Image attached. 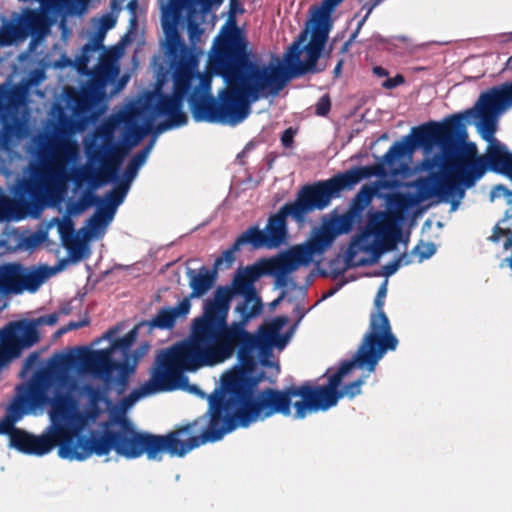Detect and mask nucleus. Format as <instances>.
<instances>
[{
	"mask_svg": "<svg viewBox=\"0 0 512 512\" xmlns=\"http://www.w3.org/2000/svg\"><path fill=\"white\" fill-rule=\"evenodd\" d=\"M223 362L224 285H219L214 298L206 300L202 315L192 321L189 337L162 350L156 357L158 371L167 374L175 386L161 391L184 390L202 399L207 398L208 409L194 421L178 426L167 434L147 432L164 438L166 442L154 458L143 453L148 460L161 461L165 453L171 457H184L201 445L219 441L224 437V372L220 374L216 388L208 396L197 385H191L185 375L186 372H195L202 367Z\"/></svg>",
	"mask_w": 512,
	"mask_h": 512,
	"instance_id": "f257e3e1",
	"label": "nucleus"
},
{
	"mask_svg": "<svg viewBox=\"0 0 512 512\" xmlns=\"http://www.w3.org/2000/svg\"><path fill=\"white\" fill-rule=\"evenodd\" d=\"M118 429H112V422L102 424V432L92 438H82L73 446L72 430L66 425L50 426L46 433L35 436L16 428L10 438V446L25 454L43 456L58 446V455L63 459L83 461L92 454L106 456L115 451L125 459H137L147 453L154 458L163 449L164 438L140 433L125 416L115 418Z\"/></svg>",
	"mask_w": 512,
	"mask_h": 512,
	"instance_id": "f03ea898",
	"label": "nucleus"
},
{
	"mask_svg": "<svg viewBox=\"0 0 512 512\" xmlns=\"http://www.w3.org/2000/svg\"><path fill=\"white\" fill-rule=\"evenodd\" d=\"M237 16L226 12V124L232 126L249 116L253 103L277 96L289 81L284 66L259 62Z\"/></svg>",
	"mask_w": 512,
	"mask_h": 512,
	"instance_id": "7ed1b4c3",
	"label": "nucleus"
},
{
	"mask_svg": "<svg viewBox=\"0 0 512 512\" xmlns=\"http://www.w3.org/2000/svg\"><path fill=\"white\" fill-rule=\"evenodd\" d=\"M69 381V375L63 370L53 366L39 368L26 384L17 387L18 395L11 405V413L22 416L29 411L50 405L52 426L62 424L69 427L73 433L72 444L76 446L80 439L88 437L79 435L86 424L85 417L75 412V402L71 395L59 390Z\"/></svg>",
	"mask_w": 512,
	"mask_h": 512,
	"instance_id": "20e7f679",
	"label": "nucleus"
},
{
	"mask_svg": "<svg viewBox=\"0 0 512 512\" xmlns=\"http://www.w3.org/2000/svg\"><path fill=\"white\" fill-rule=\"evenodd\" d=\"M85 154L90 164H97V168L81 166L67 170V164L74 163L78 159L79 149L75 141L66 139L61 141L56 148L55 157L51 165L44 169L38 176L47 187V198H51L58 190H63L68 181H73L76 187L88 183L90 189H97L106 183L114 182L120 168L117 159L109 155L107 145H102L92 135L89 142H85Z\"/></svg>",
	"mask_w": 512,
	"mask_h": 512,
	"instance_id": "39448f33",
	"label": "nucleus"
},
{
	"mask_svg": "<svg viewBox=\"0 0 512 512\" xmlns=\"http://www.w3.org/2000/svg\"><path fill=\"white\" fill-rule=\"evenodd\" d=\"M470 114H474L473 109L452 115L461 117L463 133L458 136L455 144L447 149L441 148L443 156L435 155L424 161L425 169L432 171L439 168L450 172L464 189L473 187L487 171L509 178L512 169V153L501 142L489 144L484 155H478L474 143H469L462 149H456L460 141L467 137L464 120Z\"/></svg>",
	"mask_w": 512,
	"mask_h": 512,
	"instance_id": "423d86ee",
	"label": "nucleus"
},
{
	"mask_svg": "<svg viewBox=\"0 0 512 512\" xmlns=\"http://www.w3.org/2000/svg\"><path fill=\"white\" fill-rule=\"evenodd\" d=\"M293 397L301 398L293 404L294 418L303 419L314 412L310 381L282 390L266 387L257 391L254 396L226 409V434L238 428H248L277 414L289 416Z\"/></svg>",
	"mask_w": 512,
	"mask_h": 512,
	"instance_id": "0eeeda50",
	"label": "nucleus"
},
{
	"mask_svg": "<svg viewBox=\"0 0 512 512\" xmlns=\"http://www.w3.org/2000/svg\"><path fill=\"white\" fill-rule=\"evenodd\" d=\"M385 174L384 165L376 163L354 166L327 180L306 184L298 191L295 201L288 203L293 210V219L301 223L309 213L328 207L332 199L339 197L342 191L351 190L362 180L372 176L382 177Z\"/></svg>",
	"mask_w": 512,
	"mask_h": 512,
	"instance_id": "6e6552de",
	"label": "nucleus"
},
{
	"mask_svg": "<svg viewBox=\"0 0 512 512\" xmlns=\"http://www.w3.org/2000/svg\"><path fill=\"white\" fill-rule=\"evenodd\" d=\"M386 352L383 348L360 343L353 358L343 361L332 374H330V369L327 370L325 375L328 377V382L326 385H315L311 382L314 412L327 411L336 406L338 401L344 397L353 399L360 395L365 377L362 376L340 388L344 377L355 367L366 368L370 373L374 372Z\"/></svg>",
	"mask_w": 512,
	"mask_h": 512,
	"instance_id": "1a4fd4ad",
	"label": "nucleus"
},
{
	"mask_svg": "<svg viewBox=\"0 0 512 512\" xmlns=\"http://www.w3.org/2000/svg\"><path fill=\"white\" fill-rule=\"evenodd\" d=\"M223 0H168L161 3V23L165 35L166 56H191L182 39L179 27L187 26L192 42L199 40L203 33L200 27L205 15Z\"/></svg>",
	"mask_w": 512,
	"mask_h": 512,
	"instance_id": "9d476101",
	"label": "nucleus"
},
{
	"mask_svg": "<svg viewBox=\"0 0 512 512\" xmlns=\"http://www.w3.org/2000/svg\"><path fill=\"white\" fill-rule=\"evenodd\" d=\"M173 72V89L171 94L160 93L157 102L151 107L154 116L167 119L156 125V133L181 127L187 124L188 116L183 111L185 97L190 95L192 81L196 76L195 60L192 56H167Z\"/></svg>",
	"mask_w": 512,
	"mask_h": 512,
	"instance_id": "9b49d317",
	"label": "nucleus"
},
{
	"mask_svg": "<svg viewBox=\"0 0 512 512\" xmlns=\"http://www.w3.org/2000/svg\"><path fill=\"white\" fill-rule=\"evenodd\" d=\"M399 233L385 212L372 213L367 230L352 238L346 254L347 268L364 267L378 262L383 251L395 249Z\"/></svg>",
	"mask_w": 512,
	"mask_h": 512,
	"instance_id": "f8f14e48",
	"label": "nucleus"
},
{
	"mask_svg": "<svg viewBox=\"0 0 512 512\" xmlns=\"http://www.w3.org/2000/svg\"><path fill=\"white\" fill-rule=\"evenodd\" d=\"M460 116H449L443 122H428L412 129V135L405 136L396 141L384 154L383 161L392 166L405 156H410L417 148L430 150L438 145L447 149L455 144L459 135L463 133Z\"/></svg>",
	"mask_w": 512,
	"mask_h": 512,
	"instance_id": "ddd939ff",
	"label": "nucleus"
},
{
	"mask_svg": "<svg viewBox=\"0 0 512 512\" xmlns=\"http://www.w3.org/2000/svg\"><path fill=\"white\" fill-rule=\"evenodd\" d=\"M268 271L262 260L237 269L230 285H226V318L230 303L236 301L233 309L235 319L228 326H247L262 312L263 303L255 288V282L268 275Z\"/></svg>",
	"mask_w": 512,
	"mask_h": 512,
	"instance_id": "4468645a",
	"label": "nucleus"
},
{
	"mask_svg": "<svg viewBox=\"0 0 512 512\" xmlns=\"http://www.w3.org/2000/svg\"><path fill=\"white\" fill-rule=\"evenodd\" d=\"M138 111L121 114L109 118L94 130V137L104 146L107 145L109 155L116 157L120 168L130 150L136 146L149 132L156 133L153 127V117L146 120L144 125L133 123Z\"/></svg>",
	"mask_w": 512,
	"mask_h": 512,
	"instance_id": "2eb2a0df",
	"label": "nucleus"
},
{
	"mask_svg": "<svg viewBox=\"0 0 512 512\" xmlns=\"http://www.w3.org/2000/svg\"><path fill=\"white\" fill-rule=\"evenodd\" d=\"M313 25L310 41L301 46V41L305 38V33L300 36L299 41L294 42L286 54L287 71L289 80L294 77H300L307 73H316L317 61L328 40L331 29L330 15L327 11H316L313 17Z\"/></svg>",
	"mask_w": 512,
	"mask_h": 512,
	"instance_id": "dca6fc26",
	"label": "nucleus"
},
{
	"mask_svg": "<svg viewBox=\"0 0 512 512\" xmlns=\"http://www.w3.org/2000/svg\"><path fill=\"white\" fill-rule=\"evenodd\" d=\"M46 188L38 177L19 179L14 197L0 195V222L20 221L40 213L48 202Z\"/></svg>",
	"mask_w": 512,
	"mask_h": 512,
	"instance_id": "f3484780",
	"label": "nucleus"
},
{
	"mask_svg": "<svg viewBox=\"0 0 512 512\" xmlns=\"http://www.w3.org/2000/svg\"><path fill=\"white\" fill-rule=\"evenodd\" d=\"M118 74L119 67L114 60L102 57L91 72V77L80 90L74 88L66 90L67 104L73 115L77 117L87 115L105 97L107 85L113 82Z\"/></svg>",
	"mask_w": 512,
	"mask_h": 512,
	"instance_id": "a211bd4d",
	"label": "nucleus"
},
{
	"mask_svg": "<svg viewBox=\"0 0 512 512\" xmlns=\"http://www.w3.org/2000/svg\"><path fill=\"white\" fill-rule=\"evenodd\" d=\"M59 320L58 313H51L32 320H18L7 323L0 329V359L11 362L23 351L40 341L39 326H53Z\"/></svg>",
	"mask_w": 512,
	"mask_h": 512,
	"instance_id": "6ab92c4d",
	"label": "nucleus"
},
{
	"mask_svg": "<svg viewBox=\"0 0 512 512\" xmlns=\"http://www.w3.org/2000/svg\"><path fill=\"white\" fill-rule=\"evenodd\" d=\"M293 218V210L288 203L284 204L277 213L268 218L264 230L257 225L249 227L238 236L234 244L226 249V263L232 262L234 254L243 245L250 244L254 249L276 248L284 243L287 237V217Z\"/></svg>",
	"mask_w": 512,
	"mask_h": 512,
	"instance_id": "aec40b11",
	"label": "nucleus"
},
{
	"mask_svg": "<svg viewBox=\"0 0 512 512\" xmlns=\"http://www.w3.org/2000/svg\"><path fill=\"white\" fill-rule=\"evenodd\" d=\"M512 106V82H506L481 93L474 108V114L468 117H478V129L481 137L489 144L499 142L494 138L497 130V118L500 113Z\"/></svg>",
	"mask_w": 512,
	"mask_h": 512,
	"instance_id": "412c9836",
	"label": "nucleus"
},
{
	"mask_svg": "<svg viewBox=\"0 0 512 512\" xmlns=\"http://www.w3.org/2000/svg\"><path fill=\"white\" fill-rule=\"evenodd\" d=\"M256 365V359L243 353L242 360L226 371V409L254 396L264 380L275 383V377L266 376L264 371L254 373Z\"/></svg>",
	"mask_w": 512,
	"mask_h": 512,
	"instance_id": "4be33fe9",
	"label": "nucleus"
},
{
	"mask_svg": "<svg viewBox=\"0 0 512 512\" xmlns=\"http://www.w3.org/2000/svg\"><path fill=\"white\" fill-rule=\"evenodd\" d=\"M237 350L238 360H242L243 353L255 359L254 352L258 351L259 362L263 367L272 369V376L280 373L278 362L271 360L273 350L263 344L254 334L246 330V326H228L226 323V359Z\"/></svg>",
	"mask_w": 512,
	"mask_h": 512,
	"instance_id": "5701e85b",
	"label": "nucleus"
},
{
	"mask_svg": "<svg viewBox=\"0 0 512 512\" xmlns=\"http://www.w3.org/2000/svg\"><path fill=\"white\" fill-rule=\"evenodd\" d=\"M387 293V280L378 288L374 299L375 312L370 316L368 332L364 335L361 343L375 348L395 350L398 339L391 331L389 319L383 311L384 299Z\"/></svg>",
	"mask_w": 512,
	"mask_h": 512,
	"instance_id": "b1692460",
	"label": "nucleus"
},
{
	"mask_svg": "<svg viewBox=\"0 0 512 512\" xmlns=\"http://www.w3.org/2000/svg\"><path fill=\"white\" fill-rule=\"evenodd\" d=\"M413 186L417 190L414 195L419 198V203L434 196L442 201H448L453 196H458L461 199L465 193V189L453 175L441 169L440 172L432 173L428 177L418 178L414 181Z\"/></svg>",
	"mask_w": 512,
	"mask_h": 512,
	"instance_id": "393cba45",
	"label": "nucleus"
},
{
	"mask_svg": "<svg viewBox=\"0 0 512 512\" xmlns=\"http://www.w3.org/2000/svg\"><path fill=\"white\" fill-rule=\"evenodd\" d=\"M188 104L195 122L224 123V87L217 97L190 94Z\"/></svg>",
	"mask_w": 512,
	"mask_h": 512,
	"instance_id": "a878e982",
	"label": "nucleus"
},
{
	"mask_svg": "<svg viewBox=\"0 0 512 512\" xmlns=\"http://www.w3.org/2000/svg\"><path fill=\"white\" fill-rule=\"evenodd\" d=\"M170 377L158 371L156 360L154 361L153 367L150 372V378L139 388L134 389L128 396L120 400V406L123 409L131 407L138 399L144 396L156 394L162 392L161 390H168L174 388Z\"/></svg>",
	"mask_w": 512,
	"mask_h": 512,
	"instance_id": "bb28decb",
	"label": "nucleus"
},
{
	"mask_svg": "<svg viewBox=\"0 0 512 512\" xmlns=\"http://www.w3.org/2000/svg\"><path fill=\"white\" fill-rule=\"evenodd\" d=\"M223 262L224 252H221L216 258L213 268L201 266L198 272L193 269L188 270L187 276L192 290L189 298H200L214 286L217 279V269Z\"/></svg>",
	"mask_w": 512,
	"mask_h": 512,
	"instance_id": "cd10ccee",
	"label": "nucleus"
},
{
	"mask_svg": "<svg viewBox=\"0 0 512 512\" xmlns=\"http://www.w3.org/2000/svg\"><path fill=\"white\" fill-rule=\"evenodd\" d=\"M83 367L91 373L103 378L105 382H110V376L121 362L112 359L111 350L100 349L94 351H87L81 357Z\"/></svg>",
	"mask_w": 512,
	"mask_h": 512,
	"instance_id": "c85d7f7f",
	"label": "nucleus"
},
{
	"mask_svg": "<svg viewBox=\"0 0 512 512\" xmlns=\"http://www.w3.org/2000/svg\"><path fill=\"white\" fill-rule=\"evenodd\" d=\"M28 97V87L25 85L0 84V118L4 122L3 129L8 131L10 126L6 118L15 110L25 104Z\"/></svg>",
	"mask_w": 512,
	"mask_h": 512,
	"instance_id": "c756f323",
	"label": "nucleus"
},
{
	"mask_svg": "<svg viewBox=\"0 0 512 512\" xmlns=\"http://www.w3.org/2000/svg\"><path fill=\"white\" fill-rule=\"evenodd\" d=\"M287 318L276 317L270 323L261 326L258 334L255 335L259 341L266 344L271 350L278 348L282 350L288 343L290 335L288 333L282 334L281 330L286 324Z\"/></svg>",
	"mask_w": 512,
	"mask_h": 512,
	"instance_id": "7c9ffc66",
	"label": "nucleus"
},
{
	"mask_svg": "<svg viewBox=\"0 0 512 512\" xmlns=\"http://www.w3.org/2000/svg\"><path fill=\"white\" fill-rule=\"evenodd\" d=\"M50 26V18L40 10L27 9L20 20L23 36L29 33L37 40L44 38L49 33Z\"/></svg>",
	"mask_w": 512,
	"mask_h": 512,
	"instance_id": "2f4dec72",
	"label": "nucleus"
},
{
	"mask_svg": "<svg viewBox=\"0 0 512 512\" xmlns=\"http://www.w3.org/2000/svg\"><path fill=\"white\" fill-rule=\"evenodd\" d=\"M58 223V232L65 247L69 250L73 261H79L82 258L84 245L74 236V223L70 218L55 219Z\"/></svg>",
	"mask_w": 512,
	"mask_h": 512,
	"instance_id": "473e14b6",
	"label": "nucleus"
},
{
	"mask_svg": "<svg viewBox=\"0 0 512 512\" xmlns=\"http://www.w3.org/2000/svg\"><path fill=\"white\" fill-rule=\"evenodd\" d=\"M49 272L47 267H41L33 270L25 268L20 264L19 290L18 294L28 291L35 293L39 287L48 278Z\"/></svg>",
	"mask_w": 512,
	"mask_h": 512,
	"instance_id": "72a5a7b5",
	"label": "nucleus"
},
{
	"mask_svg": "<svg viewBox=\"0 0 512 512\" xmlns=\"http://www.w3.org/2000/svg\"><path fill=\"white\" fill-rule=\"evenodd\" d=\"M20 263L0 264V294L17 295L19 290Z\"/></svg>",
	"mask_w": 512,
	"mask_h": 512,
	"instance_id": "f704fd0d",
	"label": "nucleus"
},
{
	"mask_svg": "<svg viewBox=\"0 0 512 512\" xmlns=\"http://www.w3.org/2000/svg\"><path fill=\"white\" fill-rule=\"evenodd\" d=\"M378 184H365L351 200L348 211L363 221L365 208L371 203L378 191Z\"/></svg>",
	"mask_w": 512,
	"mask_h": 512,
	"instance_id": "c9c22d12",
	"label": "nucleus"
},
{
	"mask_svg": "<svg viewBox=\"0 0 512 512\" xmlns=\"http://www.w3.org/2000/svg\"><path fill=\"white\" fill-rule=\"evenodd\" d=\"M138 335V327H134L131 329L127 334H125L123 337H119L114 339L111 342L110 347L108 348L111 350V353L120 351L122 355V361H129L132 362L134 357H138V359L142 356L141 353L134 352L131 353V347L136 341Z\"/></svg>",
	"mask_w": 512,
	"mask_h": 512,
	"instance_id": "e433bc0d",
	"label": "nucleus"
},
{
	"mask_svg": "<svg viewBox=\"0 0 512 512\" xmlns=\"http://www.w3.org/2000/svg\"><path fill=\"white\" fill-rule=\"evenodd\" d=\"M84 392L88 396V408L86 411L87 418L96 420L102 413L99 406L100 402L110 404V399L106 396V391L100 388L93 387L92 385H85Z\"/></svg>",
	"mask_w": 512,
	"mask_h": 512,
	"instance_id": "4c0bfd02",
	"label": "nucleus"
},
{
	"mask_svg": "<svg viewBox=\"0 0 512 512\" xmlns=\"http://www.w3.org/2000/svg\"><path fill=\"white\" fill-rule=\"evenodd\" d=\"M137 362L138 357L135 356L132 362L121 361V363L117 365L118 367L115 370L118 371V376L114 380L110 379L109 383L114 385L118 395L123 394L127 390L129 376L135 372Z\"/></svg>",
	"mask_w": 512,
	"mask_h": 512,
	"instance_id": "58836bf2",
	"label": "nucleus"
},
{
	"mask_svg": "<svg viewBox=\"0 0 512 512\" xmlns=\"http://www.w3.org/2000/svg\"><path fill=\"white\" fill-rule=\"evenodd\" d=\"M265 263V268L268 269V274H289L295 271L299 265L293 258L290 252L277 259L262 260Z\"/></svg>",
	"mask_w": 512,
	"mask_h": 512,
	"instance_id": "ea45409f",
	"label": "nucleus"
},
{
	"mask_svg": "<svg viewBox=\"0 0 512 512\" xmlns=\"http://www.w3.org/2000/svg\"><path fill=\"white\" fill-rule=\"evenodd\" d=\"M129 187L130 184L126 181H119L116 186L106 194V201L105 203L102 202L100 206L114 215L117 207L124 201Z\"/></svg>",
	"mask_w": 512,
	"mask_h": 512,
	"instance_id": "a19ab883",
	"label": "nucleus"
},
{
	"mask_svg": "<svg viewBox=\"0 0 512 512\" xmlns=\"http://www.w3.org/2000/svg\"><path fill=\"white\" fill-rule=\"evenodd\" d=\"M102 36L95 38L92 42L86 43L81 50V54L75 60V66L80 74H86L91 77L93 70L88 69L91 54L102 48Z\"/></svg>",
	"mask_w": 512,
	"mask_h": 512,
	"instance_id": "79ce46f5",
	"label": "nucleus"
},
{
	"mask_svg": "<svg viewBox=\"0 0 512 512\" xmlns=\"http://www.w3.org/2000/svg\"><path fill=\"white\" fill-rule=\"evenodd\" d=\"M361 222L362 220L347 210L345 213L337 215L331 220L329 229L334 235L348 234L353 230L356 224H360Z\"/></svg>",
	"mask_w": 512,
	"mask_h": 512,
	"instance_id": "37998d69",
	"label": "nucleus"
},
{
	"mask_svg": "<svg viewBox=\"0 0 512 512\" xmlns=\"http://www.w3.org/2000/svg\"><path fill=\"white\" fill-rule=\"evenodd\" d=\"M153 142H150L146 145L141 151L137 152L128 162L126 169L123 174V180L127 183H131L133 179L136 177L138 170L145 163Z\"/></svg>",
	"mask_w": 512,
	"mask_h": 512,
	"instance_id": "c03bdc74",
	"label": "nucleus"
},
{
	"mask_svg": "<svg viewBox=\"0 0 512 512\" xmlns=\"http://www.w3.org/2000/svg\"><path fill=\"white\" fill-rule=\"evenodd\" d=\"M102 199L94 194L92 189H88L83 192L78 201L72 202L68 205V212L73 215H77L88 209L93 205H100Z\"/></svg>",
	"mask_w": 512,
	"mask_h": 512,
	"instance_id": "a18cd8bd",
	"label": "nucleus"
},
{
	"mask_svg": "<svg viewBox=\"0 0 512 512\" xmlns=\"http://www.w3.org/2000/svg\"><path fill=\"white\" fill-rule=\"evenodd\" d=\"M90 0H63L62 6H54L56 12L63 15V17L85 14L89 8Z\"/></svg>",
	"mask_w": 512,
	"mask_h": 512,
	"instance_id": "49530a36",
	"label": "nucleus"
},
{
	"mask_svg": "<svg viewBox=\"0 0 512 512\" xmlns=\"http://www.w3.org/2000/svg\"><path fill=\"white\" fill-rule=\"evenodd\" d=\"M176 314L171 307L161 308L157 314L147 322L151 328L171 329L176 323Z\"/></svg>",
	"mask_w": 512,
	"mask_h": 512,
	"instance_id": "de8ad7c7",
	"label": "nucleus"
},
{
	"mask_svg": "<svg viewBox=\"0 0 512 512\" xmlns=\"http://www.w3.org/2000/svg\"><path fill=\"white\" fill-rule=\"evenodd\" d=\"M224 25L219 29L215 38V65L216 75L224 78Z\"/></svg>",
	"mask_w": 512,
	"mask_h": 512,
	"instance_id": "09e8293b",
	"label": "nucleus"
},
{
	"mask_svg": "<svg viewBox=\"0 0 512 512\" xmlns=\"http://www.w3.org/2000/svg\"><path fill=\"white\" fill-rule=\"evenodd\" d=\"M390 204L400 211L408 210L419 204V198L412 193H395L390 197Z\"/></svg>",
	"mask_w": 512,
	"mask_h": 512,
	"instance_id": "8fccbe9b",
	"label": "nucleus"
},
{
	"mask_svg": "<svg viewBox=\"0 0 512 512\" xmlns=\"http://www.w3.org/2000/svg\"><path fill=\"white\" fill-rule=\"evenodd\" d=\"M98 208L96 212L87 220V225L91 230L96 231L101 227L106 226L112 219L113 214L109 213V211L105 210L100 205H97Z\"/></svg>",
	"mask_w": 512,
	"mask_h": 512,
	"instance_id": "3c124183",
	"label": "nucleus"
},
{
	"mask_svg": "<svg viewBox=\"0 0 512 512\" xmlns=\"http://www.w3.org/2000/svg\"><path fill=\"white\" fill-rule=\"evenodd\" d=\"M22 36L20 26H1L0 47L11 45L17 38Z\"/></svg>",
	"mask_w": 512,
	"mask_h": 512,
	"instance_id": "603ef678",
	"label": "nucleus"
},
{
	"mask_svg": "<svg viewBox=\"0 0 512 512\" xmlns=\"http://www.w3.org/2000/svg\"><path fill=\"white\" fill-rule=\"evenodd\" d=\"M199 83L198 85L191 91L190 94H199L206 96L212 95V76L210 74H197Z\"/></svg>",
	"mask_w": 512,
	"mask_h": 512,
	"instance_id": "864d4df0",
	"label": "nucleus"
},
{
	"mask_svg": "<svg viewBox=\"0 0 512 512\" xmlns=\"http://www.w3.org/2000/svg\"><path fill=\"white\" fill-rule=\"evenodd\" d=\"M334 236L333 232L328 228L326 231H323L321 234L316 236L310 246L314 252H321L331 244Z\"/></svg>",
	"mask_w": 512,
	"mask_h": 512,
	"instance_id": "5fc2aeb1",
	"label": "nucleus"
},
{
	"mask_svg": "<svg viewBox=\"0 0 512 512\" xmlns=\"http://www.w3.org/2000/svg\"><path fill=\"white\" fill-rule=\"evenodd\" d=\"M290 253L297 262V264L300 266L303 264H308L312 255L315 252L311 246H301L294 248L293 250L290 251Z\"/></svg>",
	"mask_w": 512,
	"mask_h": 512,
	"instance_id": "6e6d98bb",
	"label": "nucleus"
},
{
	"mask_svg": "<svg viewBox=\"0 0 512 512\" xmlns=\"http://www.w3.org/2000/svg\"><path fill=\"white\" fill-rule=\"evenodd\" d=\"M9 415L5 416L2 420H0V435H9V439L11 438L12 433L16 430L14 426L15 421L21 418V416H15L11 413V406L9 407Z\"/></svg>",
	"mask_w": 512,
	"mask_h": 512,
	"instance_id": "4d7b16f0",
	"label": "nucleus"
},
{
	"mask_svg": "<svg viewBox=\"0 0 512 512\" xmlns=\"http://www.w3.org/2000/svg\"><path fill=\"white\" fill-rule=\"evenodd\" d=\"M436 251V248L433 243H423L416 245L412 254L418 257V261L422 262L425 259L430 258Z\"/></svg>",
	"mask_w": 512,
	"mask_h": 512,
	"instance_id": "13d9d810",
	"label": "nucleus"
},
{
	"mask_svg": "<svg viewBox=\"0 0 512 512\" xmlns=\"http://www.w3.org/2000/svg\"><path fill=\"white\" fill-rule=\"evenodd\" d=\"M382 0H372L371 2H366L364 5H363V9H366L367 12H366V15L364 16V18L362 20L359 21L358 25H357V28L356 30L352 33V35L350 36V38L347 40L348 42H350V44H352V42L356 39L361 27L363 26L364 22L366 21V19L368 18V16L370 15V13L373 11V9L381 2Z\"/></svg>",
	"mask_w": 512,
	"mask_h": 512,
	"instance_id": "bf43d9fd",
	"label": "nucleus"
},
{
	"mask_svg": "<svg viewBox=\"0 0 512 512\" xmlns=\"http://www.w3.org/2000/svg\"><path fill=\"white\" fill-rule=\"evenodd\" d=\"M331 109V100L328 94H324L319 98L315 105V113L318 116H326L330 112Z\"/></svg>",
	"mask_w": 512,
	"mask_h": 512,
	"instance_id": "052dcab7",
	"label": "nucleus"
},
{
	"mask_svg": "<svg viewBox=\"0 0 512 512\" xmlns=\"http://www.w3.org/2000/svg\"><path fill=\"white\" fill-rule=\"evenodd\" d=\"M116 24V18L112 14H105L101 17L99 22V33L95 38L102 36Z\"/></svg>",
	"mask_w": 512,
	"mask_h": 512,
	"instance_id": "680f3d73",
	"label": "nucleus"
},
{
	"mask_svg": "<svg viewBox=\"0 0 512 512\" xmlns=\"http://www.w3.org/2000/svg\"><path fill=\"white\" fill-rule=\"evenodd\" d=\"M126 9L128 10V12L130 14V19H129L130 26L135 27L138 22V15H137V11L139 9L138 0H130L126 5Z\"/></svg>",
	"mask_w": 512,
	"mask_h": 512,
	"instance_id": "e2e57ef3",
	"label": "nucleus"
},
{
	"mask_svg": "<svg viewBox=\"0 0 512 512\" xmlns=\"http://www.w3.org/2000/svg\"><path fill=\"white\" fill-rule=\"evenodd\" d=\"M191 304L189 298H184L175 307H171L173 313L176 314V318L179 316H185L190 310Z\"/></svg>",
	"mask_w": 512,
	"mask_h": 512,
	"instance_id": "0e129e2a",
	"label": "nucleus"
},
{
	"mask_svg": "<svg viewBox=\"0 0 512 512\" xmlns=\"http://www.w3.org/2000/svg\"><path fill=\"white\" fill-rule=\"evenodd\" d=\"M45 78V73L41 69H35L30 72L27 79V86L39 85Z\"/></svg>",
	"mask_w": 512,
	"mask_h": 512,
	"instance_id": "69168bd1",
	"label": "nucleus"
},
{
	"mask_svg": "<svg viewBox=\"0 0 512 512\" xmlns=\"http://www.w3.org/2000/svg\"><path fill=\"white\" fill-rule=\"evenodd\" d=\"M401 259H394L393 261L387 263L382 267L381 275L385 277H390L397 272L400 266Z\"/></svg>",
	"mask_w": 512,
	"mask_h": 512,
	"instance_id": "338daca9",
	"label": "nucleus"
},
{
	"mask_svg": "<svg viewBox=\"0 0 512 512\" xmlns=\"http://www.w3.org/2000/svg\"><path fill=\"white\" fill-rule=\"evenodd\" d=\"M39 361V354L37 352L31 353L24 361L21 374L24 375L32 369Z\"/></svg>",
	"mask_w": 512,
	"mask_h": 512,
	"instance_id": "774afa93",
	"label": "nucleus"
}]
</instances>
